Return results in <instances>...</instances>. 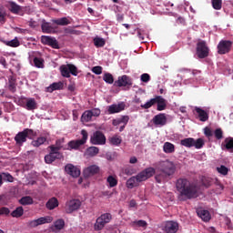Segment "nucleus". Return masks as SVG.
Instances as JSON below:
<instances>
[{
    "instance_id": "nucleus-15",
    "label": "nucleus",
    "mask_w": 233,
    "mask_h": 233,
    "mask_svg": "<svg viewBox=\"0 0 233 233\" xmlns=\"http://www.w3.org/2000/svg\"><path fill=\"white\" fill-rule=\"evenodd\" d=\"M41 43L42 45H46L47 46H51V48L59 50V42H57V39H56V37L42 35Z\"/></svg>"
},
{
    "instance_id": "nucleus-52",
    "label": "nucleus",
    "mask_w": 233,
    "mask_h": 233,
    "mask_svg": "<svg viewBox=\"0 0 233 233\" xmlns=\"http://www.w3.org/2000/svg\"><path fill=\"white\" fill-rule=\"evenodd\" d=\"M67 66L69 68V74H72V76H77V67L73 64H67Z\"/></svg>"
},
{
    "instance_id": "nucleus-60",
    "label": "nucleus",
    "mask_w": 233,
    "mask_h": 233,
    "mask_svg": "<svg viewBox=\"0 0 233 233\" xmlns=\"http://www.w3.org/2000/svg\"><path fill=\"white\" fill-rule=\"evenodd\" d=\"M130 120V117L128 116H123L120 118V123H123L124 125H128V121Z\"/></svg>"
},
{
    "instance_id": "nucleus-40",
    "label": "nucleus",
    "mask_w": 233,
    "mask_h": 233,
    "mask_svg": "<svg viewBox=\"0 0 233 233\" xmlns=\"http://www.w3.org/2000/svg\"><path fill=\"white\" fill-rule=\"evenodd\" d=\"M4 43L6 45V46H11L12 48H17V46L21 45L17 38H15L11 41H4Z\"/></svg>"
},
{
    "instance_id": "nucleus-37",
    "label": "nucleus",
    "mask_w": 233,
    "mask_h": 233,
    "mask_svg": "<svg viewBox=\"0 0 233 233\" xmlns=\"http://www.w3.org/2000/svg\"><path fill=\"white\" fill-rule=\"evenodd\" d=\"M54 228L56 230H63L65 228V219L59 218L54 222Z\"/></svg>"
},
{
    "instance_id": "nucleus-18",
    "label": "nucleus",
    "mask_w": 233,
    "mask_h": 233,
    "mask_svg": "<svg viewBox=\"0 0 233 233\" xmlns=\"http://www.w3.org/2000/svg\"><path fill=\"white\" fill-rule=\"evenodd\" d=\"M65 170L69 176H72V177H79V176H81V170L72 164H67Z\"/></svg>"
},
{
    "instance_id": "nucleus-56",
    "label": "nucleus",
    "mask_w": 233,
    "mask_h": 233,
    "mask_svg": "<svg viewBox=\"0 0 233 233\" xmlns=\"http://www.w3.org/2000/svg\"><path fill=\"white\" fill-rule=\"evenodd\" d=\"M89 111L91 112V116L93 117H99V116H101V110H99L98 108H94Z\"/></svg>"
},
{
    "instance_id": "nucleus-33",
    "label": "nucleus",
    "mask_w": 233,
    "mask_h": 233,
    "mask_svg": "<svg viewBox=\"0 0 233 233\" xmlns=\"http://www.w3.org/2000/svg\"><path fill=\"white\" fill-rule=\"evenodd\" d=\"M41 28L44 34H52V32H54V28L48 22H43Z\"/></svg>"
},
{
    "instance_id": "nucleus-54",
    "label": "nucleus",
    "mask_w": 233,
    "mask_h": 233,
    "mask_svg": "<svg viewBox=\"0 0 233 233\" xmlns=\"http://www.w3.org/2000/svg\"><path fill=\"white\" fill-rule=\"evenodd\" d=\"M92 72L96 76H101V74H103V67L100 66H94Z\"/></svg>"
},
{
    "instance_id": "nucleus-57",
    "label": "nucleus",
    "mask_w": 233,
    "mask_h": 233,
    "mask_svg": "<svg viewBox=\"0 0 233 233\" xmlns=\"http://www.w3.org/2000/svg\"><path fill=\"white\" fill-rule=\"evenodd\" d=\"M204 134L206 137H212V136H214V134L212 133V129H210V127H206L204 128Z\"/></svg>"
},
{
    "instance_id": "nucleus-58",
    "label": "nucleus",
    "mask_w": 233,
    "mask_h": 233,
    "mask_svg": "<svg viewBox=\"0 0 233 233\" xmlns=\"http://www.w3.org/2000/svg\"><path fill=\"white\" fill-rule=\"evenodd\" d=\"M135 225H137V227H142L145 228L148 224L145 220H137L134 222Z\"/></svg>"
},
{
    "instance_id": "nucleus-61",
    "label": "nucleus",
    "mask_w": 233,
    "mask_h": 233,
    "mask_svg": "<svg viewBox=\"0 0 233 233\" xmlns=\"http://www.w3.org/2000/svg\"><path fill=\"white\" fill-rule=\"evenodd\" d=\"M4 176L6 179V181H9V183H12V181H14V177H12V175H10L8 173H4Z\"/></svg>"
},
{
    "instance_id": "nucleus-1",
    "label": "nucleus",
    "mask_w": 233,
    "mask_h": 233,
    "mask_svg": "<svg viewBox=\"0 0 233 233\" xmlns=\"http://www.w3.org/2000/svg\"><path fill=\"white\" fill-rule=\"evenodd\" d=\"M176 188L179 201H187V199H196L199 197V187L195 183L190 182L187 178H178L176 182Z\"/></svg>"
},
{
    "instance_id": "nucleus-12",
    "label": "nucleus",
    "mask_w": 233,
    "mask_h": 233,
    "mask_svg": "<svg viewBox=\"0 0 233 233\" xmlns=\"http://www.w3.org/2000/svg\"><path fill=\"white\" fill-rule=\"evenodd\" d=\"M91 145H105L106 143V137L101 131H96L90 137Z\"/></svg>"
},
{
    "instance_id": "nucleus-53",
    "label": "nucleus",
    "mask_w": 233,
    "mask_h": 233,
    "mask_svg": "<svg viewBox=\"0 0 233 233\" xmlns=\"http://www.w3.org/2000/svg\"><path fill=\"white\" fill-rule=\"evenodd\" d=\"M217 170L218 174H221L222 176H227V174H228V168L225 166H220V167H217Z\"/></svg>"
},
{
    "instance_id": "nucleus-5",
    "label": "nucleus",
    "mask_w": 233,
    "mask_h": 233,
    "mask_svg": "<svg viewBox=\"0 0 233 233\" xmlns=\"http://www.w3.org/2000/svg\"><path fill=\"white\" fill-rule=\"evenodd\" d=\"M48 148L50 149V152L45 156V163H46V165H52L56 159H64L65 157L63 156V153L59 152L61 147L51 145Z\"/></svg>"
},
{
    "instance_id": "nucleus-7",
    "label": "nucleus",
    "mask_w": 233,
    "mask_h": 233,
    "mask_svg": "<svg viewBox=\"0 0 233 233\" xmlns=\"http://www.w3.org/2000/svg\"><path fill=\"white\" fill-rule=\"evenodd\" d=\"M196 50L198 59H205L208 57V54H210V48H208L205 40H198Z\"/></svg>"
},
{
    "instance_id": "nucleus-62",
    "label": "nucleus",
    "mask_w": 233,
    "mask_h": 233,
    "mask_svg": "<svg viewBox=\"0 0 233 233\" xmlns=\"http://www.w3.org/2000/svg\"><path fill=\"white\" fill-rule=\"evenodd\" d=\"M0 65H3V66L6 68V59L3 56H0Z\"/></svg>"
},
{
    "instance_id": "nucleus-21",
    "label": "nucleus",
    "mask_w": 233,
    "mask_h": 233,
    "mask_svg": "<svg viewBox=\"0 0 233 233\" xmlns=\"http://www.w3.org/2000/svg\"><path fill=\"white\" fill-rule=\"evenodd\" d=\"M156 104H157V110L158 112H162V110L167 109V100L163 98L161 96H155Z\"/></svg>"
},
{
    "instance_id": "nucleus-36",
    "label": "nucleus",
    "mask_w": 233,
    "mask_h": 233,
    "mask_svg": "<svg viewBox=\"0 0 233 233\" xmlns=\"http://www.w3.org/2000/svg\"><path fill=\"white\" fill-rule=\"evenodd\" d=\"M60 72L63 77H70V67H68V64L61 66Z\"/></svg>"
},
{
    "instance_id": "nucleus-25",
    "label": "nucleus",
    "mask_w": 233,
    "mask_h": 233,
    "mask_svg": "<svg viewBox=\"0 0 233 233\" xmlns=\"http://www.w3.org/2000/svg\"><path fill=\"white\" fill-rule=\"evenodd\" d=\"M15 83H16L15 77L10 76L8 77V90L13 94H15V92H16L17 90V85Z\"/></svg>"
},
{
    "instance_id": "nucleus-34",
    "label": "nucleus",
    "mask_w": 233,
    "mask_h": 233,
    "mask_svg": "<svg viewBox=\"0 0 233 233\" xmlns=\"http://www.w3.org/2000/svg\"><path fill=\"white\" fill-rule=\"evenodd\" d=\"M20 205H34V198H32V197L30 196H25L21 198V199L19 200Z\"/></svg>"
},
{
    "instance_id": "nucleus-17",
    "label": "nucleus",
    "mask_w": 233,
    "mask_h": 233,
    "mask_svg": "<svg viewBox=\"0 0 233 233\" xmlns=\"http://www.w3.org/2000/svg\"><path fill=\"white\" fill-rule=\"evenodd\" d=\"M99 166L92 165L86 167L83 171L84 177H92V176H96V174H99Z\"/></svg>"
},
{
    "instance_id": "nucleus-10",
    "label": "nucleus",
    "mask_w": 233,
    "mask_h": 233,
    "mask_svg": "<svg viewBox=\"0 0 233 233\" xmlns=\"http://www.w3.org/2000/svg\"><path fill=\"white\" fill-rule=\"evenodd\" d=\"M81 136H82L81 139L70 141L68 143V147L70 148L77 150V148H79V147H82V145H85V143H86V141L88 139V132L85 129H82L81 130Z\"/></svg>"
},
{
    "instance_id": "nucleus-43",
    "label": "nucleus",
    "mask_w": 233,
    "mask_h": 233,
    "mask_svg": "<svg viewBox=\"0 0 233 233\" xmlns=\"http://www.w3.org/2000/svg\"><path fill=\"white\" fill-rule=\"evenodd\" d=\"M156 105V97L151 98L149 101H147L146 104H142L140 106L141 108H144L145 110H148V108H152Z\"/></svg>"
},
{
    "instance_id": "nucleus-63",
    "label": "nucleus",
    "mask_w": 233,
    "mask_h": 233,
    "mask_svg": "<svg viewBox=\"0 0 233 233\" xmlns=\"http://www.w3.org/2000/svg\"><path fill=\"white\" fill-rule=\"evenodd\" d=\"M129 163H131V165H136V163H137V157H132L129 159Z\"/></svg>"
},
{
    "instance_id": "nucleus-31",
    "label": "nucleus",
    "mask_w": 233,
    "mask_h": 233,
    "mask_svg": "<svg viewBox=\"0 0 233 233\" xmlns=\"http://www.w3.org/2000/svg\"><path fill=\"white\" fill-rule=\"evenodd\" d=\"M86 156H89V157H94L99 154V147H90L86 150Z\"/></svg>"
},
{
    "instance_id": "nucleus-4",
    "label": "nucleus",
    "mask_w": 233,
    "mask_h": 233,
    "mask_svg": "<svg viewBox=\"0 0 233 233\" xmlns=\"http://www.w3.org/2000/svg\"><path fill=\"white\" fill-rule=\"evenodd\" d=\"M35 136H37V132L34 131V129L25 128L15 135V141L17 147H23V144L26 143V139H34Z\"/></svg>"
},
{
    "instance_id": "nucleus-20",
    "label": "nucleus",
    "mask_w": 233,
    "mask_h": 233,
    "mask_svg": "<svg viewBox=\"0 0 233 233\" xmlns=\"http://www.w3.org/2000/svg\"><path fill=\"white\" fill-rule=\"evenodd\" d=\"M8 5V10L11 12V14H15V15H23V14H21V12H23V7L17 5V3L10 1Z\"/></svg>"
},
{
    "instance_id": "nucleus-28",
    "label": "nucleus",
    "mask_w": 233,
    "mask_h": 233,
    "mask_svg": "<svg viewBox=\"0 0 233 233\" xmlns=\"http://www.w3.org/2000/svg\"><path fill=\"white\" fill-rule=\"evenodd\" d=\"M198 216L201 218L202 221H210V212L208 210L200 209L197 212Z\"/></svg>"
},
{
    "instance_id": "nucleus-49",
    "label": "nucleus",
    "mask_w": 233,
    "mask_h": 233,
    "mask_svg": "<svg viewBox=\"0 0 233 233\" xmlns=\"http://www.w3.org/2000/svg\"><path fill=\"white\" fill-rule=\"evenodd\" d=\"M0 23H2V25L6 23V11H5L4 7H0Z\"/></svg>"
},
{
    "instance_id": "nucleus-2",
    "label": "nucleus",
    "mask_w": 233,
    "mask_h": 233,
    "mask_svg": "<svg viewBox=\"0 0 233 233\" xmlns=\"http://www.w3.org/2000/svg\"><path fill=\"white\" fill-rule=\"evenodd\" d=\"M157 169L160 174L155 176L157 183H163L169 176H174L176 173V165L170 160L160 161L157 164Z\"/></svg>"
},
{
    "instance_id": "nucleus-59",
    "label": "nucleus",
    "mask_w": 233,
    "mask_h": 233,
    "mask_svg": "<svg viewBox=\"0 0 233 233\" xmlns=\"http://www.w3.org/2000/svg\"><path fill=\"white\" fill-rule=\"evenodd\" d=\"M10 209L8 208H0V216H8Z\"/></svg>"
},
{
    "instance_id": "nucleus-51",
    "label": "nucleus",
    "mask_w": 233,
    "mask_h": 233,
    "mask_svg": "<svg viewBox=\"0 0 233 233\" xmlns=\"http://www.w3.org/2000/svg\"><path fill=\"white\" fill-rule=\"evenodd\" d=\"M214 136H215L216 139H218V140L223 139V129L217 128L214 132Z\"/></svg>"
},
{
    "instance_id": "nucleus-32",
    "label": "nucleus",
    "mask_w": 233,
    "mask_h": 233,
    "mask_svg": "<svg viewBox=\"0 0 233 233\" xmlns=\"http://www.w3.org/2000/svg\"><path fill=\"white\" fill-rule=\"evenodd\" d=\"M224 147L226 148V150H228V152H233V137H227L224 140Z\"/></svg>"
},
{
    "instance_id": "nucleus-22",
    "label": "nucleus",
    "mask_w": 233,
    "mask_h": 233,
    "mask_svg": "<svg viewBox=\"0 0 233 233\" xmlns=\"http://www.w3.org/2000/svg\"><path fill=\"white\" fill-rule=\"evenodd\" d=\"M195 112H197L199 121H202V123L208 121V113L204 109H202L201 107L196 106Z\"/></svg>"
},
{
    "instance_id": "nucleus-64",
    "label": "nucleus",
    "mask_w": 233,
    "mask_h": 233,
    "mask_svg": "<svg viewBox=\"0 0 233 233\" xmlns=\"http://www.w3.org/2000/svg\"><path fill=\"white\" fill-rule=\"evenodd\" d=\"M177 23H179L180 25H185V18L179 16L177 20Z\"/></svg>"
},
{
    "instance_id": "nucleus-48",
    "label": "nucleus",
    "mask_w": 233,
    "mask_h": 233,
    "mask_svg": "<svg viewBox=\"0 0 233 233\" xmlns=\"http://www.w3.org/2000/svg\"><path fill=\"white\" fill-rule=\"evenodd\" d=\"M33 63L36 68H43L44 66V60L39 57H35L33 60Z\"/></svg>"
},
{
    "instance_id": "nucleus-19",
    "label": "nucleus",
    "mask_w": 233,
    "mask_h": 233,
    "mask_svg": "<svg viewBox=\"0 0 233 233\" xmlns=\"http://www.w3.org/2000/svg\"><path fill=\"white\" fill-rule=\"evenodd\" d=\"M125 103L121 102L118 104H113L108 106L107 112L108 114H119V112H123L125 110Z\"/></svg>"
},
{
    "instance_id": "nucleus-50",
    "label": "nucleus",
    "mask_w": 233,
    "mask_h": 233,
    "mask_svg": "<svg viewBox=\"0 0 233 233\" xmlns=\"http://www.w3.org/2000/svg\"><path fill=\"white\" fill-rule=\"evenodd\" d=\"M202 185L206 187V188H208V187H212V178L204 177L202 178Z\"/></svg>"
},
{
    "instance_id": "nucleus-44",
    "label": "nucleus",
    "mask_w": 233,
    "mask_h": 233,
    "mask_svg": "<svg viewBox=\"0 0 233 233\" xmlns=\"http://www.w3.org/2000/svg\"><path fill=\"white\" fill-rule=\"evenodd\" d=\"M193 147L198 149L203 148V147H205V140L203 138L194 139Z\"/></svg>"
},
{
    "instance_id": "nucleus-14",
    "label": "nucleus",
    "mask_w": 233,
    "mask_h": 233,
    "mask_svg": "<svg viewBox=\"0 0 233 233\" xmlns=\"http://www.w3.org/2000/svg\"><path fill=\"white\" fill-rule=\"evenodd\" d=\"M162 230L166 233H176L179 230V224L174 220L166 221Z\"/></svg>"
},
{
    "instance_id": "nucleus-26",
    "label": "nucleus",
    "mask_w": 233,
    "mask_h": 233,
    "mask_svg": "<svg viewBox=\"0 0 233 233\" xmlns=\"http://www.w3.org/2000/svg\"><path fill=\"white\" fill-rule=\"evenodd\" d=\"M163 151L165 154H174L176 152V146L170 142L164 143Z\"/></svg>"
},
{
    "instance_id": "nucleus-24",
    "label": "nucleus",
    "mask_w": 233,
    "mask_h": 233,
    "mask_svg": "<svg viewBox=\"0 0 233 233\" xmlns=\"http://www.w3.org/2000/svg\"><path fill=\"white\" fill-rule=\"evenodd\" d=\"M108 141L113 147H119L123 143V138L118 135H114L108 137Z\"/></svg>"
},
{
    "instance_id": "nucleus-42",
    "label": "nucleus",
    "mask_w": 233,
    "mask_h": 233,
    "mask_svg": "<svg viewBox=\"0 0 233 233\" xmlns=\"http://www.w3.org/2000/svg\"><path fill=\"white\" fill-rule=\"evenodd\" d=\"M55 23L59 26H66V25H70V20H68L66 17H62L60 19L55 20Z\"/></svg>"
},
{
    "instance_id": "nucleus-27",
    "label": "nucleus",
    "mask_w": 233,
    "mask_h": 233,
    "mask_svg": "<svg viewBox=\"0 0 233 233\" xmlns=\"http://www.w3.org/2000/svg\"><path fill=\"white\" fill-rule=\"evenodd\" d=\"M36 108H37V102L35 101V98H27L26 104H25V109L36 110Z\"/></svg>"
},
{
    "instance_id": "nucleus-11",
    "label": "nucleus",
    "mask_w": 233,
    "mask_h": 233,
    "mask_svg": "<svg viewBox=\"0 0 233 233\" xmlns=\"http://www.w3.org/2000/svg\"><path fill=\"white\" fill-rule=\"evenodd\" d=\"M218 54L220 56H224L225 54H228L230 50H232V41L230 40H221L218 46Z\"/></svg>"
},
{
    "instance_id": "nucleus-46",
    "label": "nucleus",
    "mask_w": 233,
    "mask_h": 233,
    "mask_svg": "<svg viewBox=\"0 0 233 233\" xmlns=\"http://www.w3.org/2000/svg\"><path fill=\"white\" fill-rule=\"evenodd\" d=\"M94 45L96 48H101L106 45L105 39L96 37L94 39Z\"/></svg>"
},
{
    "instance_id": "nucleus-16",
    "label": "nucleus",
    "mask_w": 233,
    "mask_h": 233,
    "mask_svg": "<svg viewBox=\"0 0 233 233\" xmlns=\"http://www.w3.org/2000/svg\"><path fill=\"white\" fill-rule=\"evenodd\" d=\"M152 123L156 127H165V125H167V115H165V113L156 115L152 119Z\"/></svg>"
},
{
    "instance_id": "nucleus-8",
    "label": "nucleus",
    "mask_w": 233,
    "mask_h": 233,
    "mask_svg": "<svg viewBox=\"0 0 233 233\" xmlns=\"http://www.w3.org/2000/svg\"><path fill=\"white\" fill-rule=\"evenodd\" d=\"M81 200L77 198L67 200L64 207V210L66 214H73V212H76L81 208Z\"/></svg>"
},
{
    "instance_id": "nucleus-30",
    "label": "nucleus",
    "mask_w": 233,
    "mask_h": 233,
    "mask_svg": "<svg viewBox=\"0 0 233 233\" xmlns=\"http://www.w3.org/2000/svg\"><path fill=\"white\" fill-rule=\"evenodd\" d=\"M180 145L182 147H186V148H192V147H194V138L193 137L184 138L180 141Z\"/></svg>"
},
{
    "instance_id": "nucleus-29",
    "label": "nucleus",
    "mask_w": 233,
    "mask_h": 233,
    "mask_svg": "<svg viewBox=\"0 0 233 233\" xmlns=\"http://www.w3.org/2000/svg\"><path fill=\"white\" fill-rule=\"evenodd\" d=\"M46 207L48 210H54V208L59 207V201L56 198H52L46 202Z\"/></svg>"
},
{
    "instance_id": "nucleus-38",
    "label": "nucleus",
    "mask_w": 233,
    "mask_h": 233,
    "mask_svg": "<svg viewBox=\"0 0 233 233\" xmlns=\"http://www.w3.org/2000/svg\"><path fill=\"white\" fill-rule=\"evenodd\" d=\"M23 214H25V209L23 207H18L11 213V216L12 218H21Z\"/></svg>"
},
{
    "instance_id": "nucleus-45",
    "label": "nucleus",
    "mask_w": 233,
    "mask_h": 233,
    "mask_svg": "<svg viewBox=\"0 0 233 233\" xmlns=\"http://www.w3.org/2000/svg\"><path fill=\"white\" fill-rule=\"evenodd\" d=\"M103 79L108 85L114 84V76H112L110 73H106L103 76Z\"/></svg>"
},
{
    "instance_id": "nucleus-35",
    "label": "nucleus",
    "mask_w": 233,
    "mask_h": 233,
    "mask_svg": "<svg viewBox=\"0 0 233 233\" xmlns=\"http://www.w3.org/2000/svg\"><path fill=\"white\" fill-rule=\"evenodd\" d=\"M92 113L90 110H87V111H85L83 114H82V116H81V121L83 123H89V121H92Z\"/></svg>"
},
{
    "instance_id": "nucleus-55",
    "label": "nucleus",
    "mask_w": 233,
    "mask_h": 233,
    "mask_svg": "<svg viewBox=\"0 0 233 233\" xmlns=\"http://www.w3.org/2000/svg\"><path fill=\"white\" fill-rule=\"evenodd\" d=\"M140 80L142 81V83H148V81H150V75L147 73L142 74L140 76Z\"/></svg>"
},
{
    "instance_id": "nucleus-47",
    "label": "nucleus",
    "mask_w": 233,
    "mask_h": 233,
    "mask_svg": "<svg viewBox=\"0 0 233 233\" xmlns=\"http://www.w3.org/2000/svg\"><path fill=\"white\" fill-rule=\"evenodd\" d=\"M211 3L214 10H221V7L223 5L222 0H211Z\"/></svg>"
},
{
    "instance_id": "nucleus-23",
    "label": "nucleus",
    "mask_w": 233,
    "mask_h": 233,
    "mask_svg": "<svg viewBox=\"0 0 233 233\" xmlns=\"http://www.w3.org/2000/svg\"><path fill=\"white\" fill-rule=\"evenodd\" d=\"M65 84L62 81L55 82L46 87V92L52 94V92H55V90H63Z\"/></svg>"
},
{
    "instance_id": "nucleus-41",
    "label": "nucleus",
    "mask_w": 233,
    "mask_h": 233,
    "mask_svg": "<svg viewBox=\"0 0 233 233\" xmlns=\"http://www.w3.org/2000/svg\"><path fill=\"white\" fill-rule=\"evenodd\" d=\"M106 181L110 188H114V187H117V178H116V177L111 175L107 177Z\"/></svg>"
},
{
    "instance_id": "nucleus-6",
    "label": "nucleus",
    "mask_w": 233,
    "mask_h": 233,
    "mask_svg": "<svg viewBox=\"0 0 233 233\" xmlns=\"http://www.w3.org/2000/svg\"><path fill=\"white\" fill-rule=\"evenodd\" d=\"M112 221V214L110 213H104L100 217H98L96 220V223L94 225V229L96 232H99V230H103L108 223Z\"/></svg>"
},
{
    "instance_id": "nucleus-3",
    "label": "nucleus",
    "mask_w": 233,
    "mask_h": 233,
    "mask_svg": "<svg viewBox=\"0 0 233 233\" xmlns=\"http://www.w3.org/2000/svg\"><path fill=\"white\" fill-rule=\"evenodd\" d=\"M156 174V169L154 167H147L146 169L139 172L136 177H131L126 183L127 188H134L137 187L139 183L150 179L152 176Z\"/></svg>"
},
{
    "instance_id": "nucleus-13",
    "label": "nucleus",
    "mask_w": 233,
    "mask_h": 233,
    "mask_svg": "<svg viewBox=\"0 0 233 233\" xmlns=\"http://www.w3.org/2000/svg\"><path fill=\"white\" fill-rule=\"evenodd\" d=\"M114 86H118V88L127 86L129 89L132 86V78L127 75H123L122 76H118L117 80L115 81Z\"/></svg>"
},
{
    "instance_id": "nucleus-39",
    "label": "nucleus",
    "mask_w": 233,
    "mask_h": 233,
    "mask_svg": "<svg viewBox=\"0 0 233 233\" xmlns=\"http://www.w3.org/2000/svg\"><path fill=\"white\" fill-rule=\"evenodd\" d=\"M45 143H46V137H38L36 140H33L32 142H31V145L33 146V147H41V145H45Z\"/></svg>"
},
{
    "instance_id": "nucleus-9",
    "label": "nucleus",
    "mask_w": 233,
    "mask_h": 233,
    "mask_svg": "<svg viewBox=\"0 0 233 233\" xmlns=\"http://www.w3.org/2000/svg\"><path fill=\"white\" fill-rule=\"evenodd\" d=\"M53 221H54V217H51V216L41 217L37 219L29 220L27 222V227H29V228H36V227H39L41 225H46L47 223H52Z\"/></svg>"
}]
</instances>
